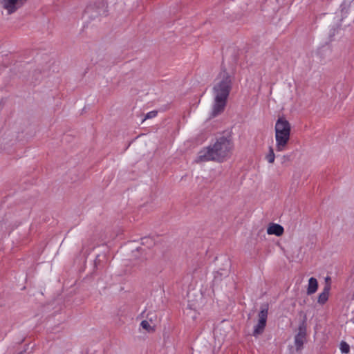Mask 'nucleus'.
<instances>
[{
	"mask_svg": "<svg viewBox=\"0 0 354 354\" xmlns=\"http://www.w3.org/2000/svg\"><path fill=\"white\" fill-rule=\"evenodd\" d=\"M26 1L27 0H0V3L8 14L11 15L22 7Z\"/></svg>",
	"mask_w": 354,
	"mask_h": 354,
	"instance_id": "nucleus-5",
	"label": "nucleus"
},
{
	"mask_svg": "<svg viewBox=\"0 0 354 354\" xmlns=\"http://www.w3.org/2000/svg\"><path fill=\"white\" fill-rule=\"evenodd\" d=\"M234 150V143L230 136H221L215 142L201 149L198 155V162L216 161L222 162L229 159Z\"/></svg>",
	"mask_w": 354,
	"mask_h": 354,
	"instance_id": "nucleus-1",
	"label": "nucleus"
},
{
	"mask_svg": "<svg viewBox=\"0 0 354 354\" xmlns=\"http://www.w3.org/2000/svg\"><path fill=\"white\" fill-rule=\"evenodd\" d=\"M140 325L142 327V328L147 330V332L154 331V328L150 325L147 320H143L141 322Z\"/></svg>",
	"mask_w": 354,
	"mask_h": 354,
	"instance_id": "nucleus-12",
	"label": "nucleus"
},
{
	"mask_svg": "<svg viewBox=\"0 0 354 354\" xmlns=\"http://www.w3.org/2000/svg\"><path fill=\"white\" fill-rule=\"evenodd\" d=\"M266 159L267 160V161L269 163H270V164L274 163V159H275V155H274V150L272 147H269L268 152L266 156Z\"/></svg>",
	"mask_w": 354,
	"mask_h": 354,
	"instance_id": "nucleus-11",
	"label": "nucleus"
},
{
	"mask_svg": "<svg viewBox=\"0 0 354 354\" xmlns=\"http://www.w3.org/2000/svg\"><path fill=\"white\" fill-rule=\"evenodd\" d=\"M283 227L277 223H270L267 228V233L268 234H274L277 236H280L283 234Z\"/></svg>",
	"mask_w": 354,
	"mask_h": 354,
	"instance_id": "nucleus-8",
	"label": "nucleus"
},
{
	"mask_svg": "<svg viewBox=\"0 0 354 354\" xmlns=\"http://www.w3.org/2000/svg\"><path fill=\"white\" fill-rule=\"evenodd\" d=\"M87 12L91 13L93 17L106 15L107 12V6L104 2H100L87 8Z\"/></svg>",
	"mask_w": 354,
	"mask_h": 354,
	"instance_id": "nucleus-7",
	"label": "nucleus"
},
{
	"mask_svg": "<svg viewBox=\"0 0 354 354\" xmlns=\"http://www.w3.org/2000/svg\"><path fill=\"white\" fill-rule=\"evenodd\" d=\"M306 337V322H303L299 325L298 328V333L295 337V344L297 350H299L302 348L304 343Z\"/></svg>",
	"mask_w": 354,
	"mask_h": 354,
	"instance_id": "nucleus-6",
	"label": "nucleus"
},
{
	"mask_svg": "<svg viewBox=\"0 0 354 354\" xmlns=\"http://www.w3.org/2000/svg\"><path fill=\"white\" fill-rule=\"evenodd\" d=\"M157 115V111H152L147 113L144 120L147 119H150L155 118Z\"/></svg>",
	"mask_w": 354,
	"mask_h": 354,
	"instance_id": "nucleus-15",
	"label": "nucleus"
},
{
	"mask_svg": "<svg viewBox=\"0 0 354 354\" xmlns=\"http://www.w3.org/2000/svg\"><path fill=\"white\" fill-rule=\"evenodd\" d=\"M142 245H147L149 246H152L154 244L153 239L150 237L142 239Z\"/></svg>",
	"mask_w": 354,
	"mask_h": 354,
	"instance_id": "nucleus-14",
	"label": "nucleus"
},
{
	"mask_svg": "<svg viewBox=\"0 0 354 354\" xmlns=\"http://www.w3.org/2000/svg\"><path fill=\"white\" fill-rule=\"evenodd\" d=\"M318 288V283L317 280L314 278L311 277L308 280V285L307 288V294L308 295H312L315 293Z\"/></svg>",
	"mask_w": 354,
	"mask_h": 354,
	"instance_id": "nucleus-10",
	"label": "nucleus"
},
{
	"mask_svg": "<svg viewBox=\"0 0 354 354\" xmlns=\"http://www.w3.org/2000/svg\"><path fill=\"white\" fill-rule=\"evenodd\" d=\"M330 289V284L326 285L323 291L319 294V295L318 297L317 301L319 304H324L327 301V300L328 299V296H329Z\"/></svg>",
	"mask_w": 354,
	"mask_h": 354,
	"instance_id": "nucleus-9",
	"label": "nucleus"
},
{
	"mask_svg": "<svg viewBox=\"0 0 354 354\" xmlns=\"http://www.w3.org/2000/svg\"><path fill=\"white\" fill-rule=\"evenodd\" d=\"M268 313V308L267 306L262 307L259 313L258 323L254 326L253 330V335L255 337L259 336L263 333L266 326L267 317Z\"/></svg>",
	"mask_w": 354,
	"mask_h": 354,
	"instance_id": "nucleus-4",
	"label": "nucleus"
},
{
	"mask_svg": "<svg viewBox=\"0 0 354 354\" xmlns=\"http://www.w3.org/2000/svg\"><path fill=\"white\" fill-rule=\"evenodd\" d=\"M232 84L233 77L226 71H221L216 78L213 87L214 102L212 117H216L223 112Z\"/></svg>",
	"mask_w": 354,
	"mask_h": 354,
	"instance_id": "nucleus-2",
	"label": "nucleus"
},
{
	"mask_svg": "<svg viewBox=\"0 0 354 354\" xmlns=\"http://www.w3.org/2000/svg\"><path fill=\"white\" fill-rule=\"evenodd\" d=\"M330 278L329 277H327L326 278V282L327 283V284H326V285L330 284V283H328V282L330 281Z\"/></svg>",
	"mask_w": 354,
	"mask_h": 354,
	"instance_id": "nucleus-16",
	"label": "nucleus"
},
{
	"mask_svg": "<svg viewBox=\"0 0 354 354\" xmlns=\"http://www.w3.org/2000/svg\"><path fill=\"white\" fill-rule=\"evenodd\" d=\"M291 124L284 118L279 117L274 125V138L277 151H283L287 149L290 139Z\"/></svg>",
	"mask_w": 354,
	"mask_h": 354,
	"instance_id": "nucleus-3",
	"label": "nucleus"
},
{
	"mask_svg": "<svg viewBox=\"0 0 354 354\" xmlns=\"http://www.w3.org/2000/svg\"><path fill=\"white\" fill-rule=\"evenodd\" d=\"M340 350L342 353L347 354L350 351V346L346 342H342L340 343Z\"/></svg>",
	"mask_w": 354,
	"mask_h": 354,
	"instance_id": "nucleus-13",
	"label": "nucleus"
}]
</instances>
